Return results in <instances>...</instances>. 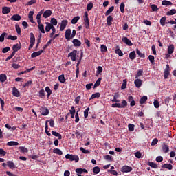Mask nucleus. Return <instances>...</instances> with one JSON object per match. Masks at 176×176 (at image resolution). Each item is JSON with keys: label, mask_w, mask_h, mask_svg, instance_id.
<instances>
[{"label": "nucleus", "mask_w": 176, "mask_h": 176, "mask_svg": "<svg viewBox=\"0 0 176 176\" xmlns=\"http://www.w3.org/2000/svg\"><path fill=\"white\" fill-rule=\"evenodd\" d=\"M65 159H68L69 160H70V162H75L76 163H78V162H79V156L78 155L67 154L65 155Z\"/></svg>", "instance_id": "1"}, {"label": "nucleus", "mask_w": 176, "mask_h": 176, "mask_svg": "<svg viewBox=\"0 0 176 176\" xmlns=\"http://www.w3.org/2000/svg\"><path fill=\"white\" fill-rule=\"evenodd\" d=\"M84 21L85 28L87 29L90 28V23H89V13H87V12H85L84 14Z\"/></svg>", "instance_id": "2"}, {"label": "nucleus", "mask_w": 176, "mask_h": 176, "mask_svg": "<svg viewBox=\"0 0 176 176\" xmlns=\"http://www.w3.org/2000/svg\"><path fill=\"white\" fill-rule=\"evenodd\" d=\"M40 111H41V115L43 116H47L49 113H50V111H49V109L46 107H41L40 108Z\"/></svg>", "instance_id": "3"}, {"label": "nucleus", "mask_w": 176, "mask_h": 176, "mask_svg": "<svg viewBox=\"0 0 176 176\" xmlns=\"http://www.w3.org/2000/svg\"><path fill=\"white\" fill-rule=\"evenodd\" d=\"M77 53H78V51L76 50H74L72 52H70L68 54V57H70V58L72 61H76Z\"/></svg>", "instance_id": "4"}, {"label": "nucleus", "mask_w": 176, "mask_h": 176, "mask_svg": "<svg viewBox=\"0 0 176 176\" xmlns=\"http://www.w3.org/2000/svg\"><path fill=\"white\" fill-rule=\"evenodd\" d=\"M121 171L122 173H130V172L133 171V168L131 166H122Z\"/></svg>", "instance_id": "5"}, {"label": "nucleus", "mask_w": 176, "mask_h": 176, "mask_svg": "<svg viewBox=\"0 0 176 176\" xmlns=\"http://www.w3.org/2000/svg\"><path fill=\"white\" fill-rule=\"evenodd\" d=\"M68 25L67 20H63L60 23V31H64L65 30V27Z\"/></svg>", "instance_id": "6"}, {"label": "nucleus", "mask_w": 176, "mask_h": 176, "mask_svg": "<svg viewBox=\"0 0 176 176\" xmlns=\"http://www.w3.org/2000/svg\"><path fill=\"white\" fill-rule=\"evenodd\" d=\"M169 75H170V65H166V67L164 69V79H167Z\"/></svg>", "instance_id": "7"}, {"label": "nucleus", "mask_w": 176, "mask_h": 176, "mask_svg": "<svg viewBox=\"0 0 176 176\" xmlns=\"http://www.w3.org/2000/svg\"><path fill=\"white\" fill-rule=\"evenodd\" d=\"M20 49H21V43L15 44L12 46V50H13L12 52H14V54H16V52H19Z\"/></svg>", "instance_id": "8"}, {"label": "nucleus", "mask_w": 176, "mask_h": 176, "mask_svg": "<svg viewBox=\"0 0 176 176\" xmlns=\"http://www.w3.org/2000/svg\"><path fill=\"white\" fill-rule=\"evenodd\" d=\"M10 20H12V21H20L21 20V16H20L19 14H14L11 18Z\"/></svg>", "instance_id": "9"}, {"label": "nucleus", "mask_w": 176, "mask_h": 176, "mask_svg": "<svg viewBox=\"0 0 176 176\" xmlns=\"http://www.w3.org/2000/svg\"><path fill=\"white\" fill-rule=\"evenodd\" d=\"M122 42L124 43H126V45H128V46H133V43H131V41L127 37H124L122 38Z\"/></svg>", "instance_id": "10"}, {"label": "nucleus", "mask_w": 176, "mask_h": 176, "mask_svg": "<svg viewBox=\"0 0 176 176\" xmlns=\"http://www.w3.org/2000/svg\"><path fill=\"white\" fill-rule=\"evenodd\" d=\"M45 24H46V26H45V32H49L50 31V30H52L54 28V26L49 22H46Z\"/></svg>", "instance_id": "11"}, {"label": "nucleus", "mask_w": 176, "mask_h": 176, "mask_svg": "<svg viewBox=\"0 0 176 176\" xmlns=\"http://www.w3.org/2000/svg\"><path fill=\"white\" fill-rule=\"evenodd\" d=\"M51 16H52V10H45L43 14V16L44 17V19H47L48 17H50Z\"/></svg>", "instance_id": "12"}, {"label": "nucleus", "mask_w": 176, "mask_h": 176, "mask_svg": "<svg viewBox=\"0 0 176 176\" xmlns=\"http://www.w3.org/2000/svg\"><path fill=\"white\" fill-rule=\"evenodd\" d=\"M43 53V50H40L38 52H33L31 54V57H32V58H35V57H38V56H41V54H42Z\"/></svg>", "instance_id": "13"}, {"label": "nucleus", "mask_w": 176, "mask_h": 176, "mask_svg": "<svg viewBox=\"0 0 176 176\" xmlns=\"http://www.w3.org/2000/svg\"><path fill=\"white\" fill-rule=\"evenodd\" d=\"M76 173H77V174H81L82 175V174H83V173L85 174H87V173H89V172L85 168H76Z\"/></svg>", "instance_id": "14"}, {"label": "nucleus", "mask_w": 176, "mask_h": 176, "mask_svg": "<svg viewBox=\"0 0 176 176\" xmlns=\"http://www.w3.org/2000/svg\"><path fill=\"white\" fill-rule=\"evenodd\" d=\"M12 95L14 96V97H20V91H19V89L15 87L12 89Z\"/></svg>", "instance_id": "15"}, {"label": "nucleus", "mask_w": 176, "mask_h": 176, "mask_svg": "<svg viewBox=\"0 0 176 176\" xmlns=\"http://www.w3.org/2000/svg\"><path fill=\"white\" fill-rule=\"evenodd\" d=\"M73 44H74V46L79 47V46L82 45V42H80V41L78 40V38H74V39H73Z\"/></svg>", "instance_id": "16"}, {"label": "nucleus", "mask_w": 176, "mask_h": 176, "mask_svg": "<svg viewBox=\"0 0 176 176\" xmlns=\"http://www.w3.org/2000/svg\"><path fill=\"white\" fill-rule=\"evenodd\" d=\"M71 29H67L66 30V32H65V38L67 39V41H70L71 39Z\"/></svg>", "instance_id": "17"}, {"label": "nucleus", "mask_w": 176, "mask_h": 176, "mask_svg": "<svg viewBox=\"0 0 176 176\" xmlns=\"http://www.w3.org/2000/svg\"><path fill=\"white\" fill-rule=\"evenodd\" d=\"M42 14H43V10H41L36 15V20L38 24H41V23H42L41 21V16H42Z\"/></svg>", "instance_id": "18"}, {"label": "nucleus", "mask_w": 176, "mask_h": 176, "mask_svg": "<svg viewBox=\"0 0 176 176\" xmlns=\"http://www.w3.org/2000/svg\"><path fill=\"white\" fill-rule=\"evenodd\" d=\"M7 166L8 167H9V168H11L12 170L16 168V165L12 161H8Z\"/></svg>", "instance_id": "19"}, {"label": "nucleus", "mask_w": 176, "mask_h": 176, "mask_svg": "<svg viewBox=\"0 0 176 176\" xmlns=\"http://www.w3.org/2000/svg\"><path fill=\"white\" fill-rule=\"evenodd\" d=\"M112 21H113V18L112 17V16L111 15L108 16L107 18V23L109 27L112 25Z\"/></svg>", "instance_id": "20"}, {"label": "nucleus", "mask_w": 176, "mask_h": 176, "mask_svg": "<svg viewBox=\"0 0 176 176\" xmlns=\"http://www.w3.org/2000/svg\"><path fill=\"white\" fill-rule=\"evenodd\" d=\"M162 151L164 153H167L170 151V147H168L167 144L164 143V144L162 145Z\"/></svg>", "instance_id": "21"}, {"label": "nucleus", "mask_w": 176, "mask_h": 176, "mask_svg": "<svg viewBox=\"0 0 176 176\" xmlns=\"http://www.w3.org/2000/svg\"><path fill=\"white\" fill-rule=\"evenodd\" d=\"M100 97H101V94H100V92H96L91 95L90 100H94V98H100Z\"/></svg>", "instance_id": "22"}, {"label": "nucleus", "mask_w": 176, "mask_h": 176, "mask_svg": "<svg viewBox=\"0 0 176 176\" xmlns=\"http://www.w3.org/2000/svg\"><path fill=\"white\" fill-rule=\"evenodd\" d=\"M134 83L138 88H140V87L142 85V80H141V79L138 78L135 80Z\"/></svg>", "instance_id": "23"}, {"label": "nucleus", "mask_w": 176, "mask_h": 176, "mask_svg": "<svg viewBox=\"0 0 176 176\" xmlns=\"http://www.w3.org/2000/svg\"><path fill=\"white\" fill-rule=\"evenodd\" d=\"M2 13L3 14H8V13H10V8L3 7L2 8Z\"/></svg>", "instance_id": "24"}, {"label": "nucleus", "mask_w": 176, "mask_h": 176, "mask_svg": "<svg viewBox=\"0 0 176 176\" xmlns=\"http://www.w3.org/2000/svg\"><path fill=\"white\" fill-rule=\"evenodd\" d=\"M162 168H167L168 170H173V165H171V164H164L162 165Z\"/></svg>", "instance_id": "25"}, {"label": "nucleus", "mask_w": 176, "mask_h": 176, "mask_svg": "<svg viewBox=\"0 0 176 176\" xmlns=\"http://www.w3.org/2000/svg\"><path fill=\"white\" fill-rule=\"evenodd\" d=\"M162 5H163V6H171V5H173V3H171V1H170L164 0L162 1Z\"/></svg>", "instance_id": "26"}, {"label": "nucleus", "mask_w": 176, "mask_h": 176, "mask_svg": "<svg viewBox=\"0 0 176 176\" xmlns=\"http://www.w3.org/2000/svg\"><path fill=\"white\" fill-rule=\"evenodd\" d=\"M174 53V45H170L168 47V54H173Z\"/></svg>", "instance_id": "27"}, {"label": "nucleus", "mask_w": 176, "mask_h": 176, "mask_svg": "<svg viewBox=\"0 0 176 176\" xmlns=\"http://www.w3.org/2000/svg\"><path fill=\"white\" fill-rule=\"evenodd\" d=\"M6 79H8V77L6 76V74H0V82L3 83V82L6 81Z\"/></svg>", "instance_id": "28"}, {"label": "nucleus", "mask_w": 176, "mask_h": 176, "mask_svg": "<svg viewBox=\"0 0 176 176\" xmlns=\"http://www.w3.org/2000/svg\"><path fill=\"white\" fill-rule=\"evenodd\" d=\"M52 135H54V137H58V140H61L63 138V136L61 135V134L58 133L56 131H52Z\"/></svg>", "instance_id": "29"}, {"label": "nucleus", "mask_w": 176, "mask_h": 176, "mask_svg": "<svg viewBox=\"0 0 176 176\" xmlns=\"http://www.w3.org/2000/svg\"><path fill=\"white\" fill-rule=\"evenodd\" d=\"M38 24V30L39 31H41V32H42V34H45V26L43 25V24H42V22Z\"/></svg>", "instance_id": "30"}, {"label": "nucleus", "mask_w": 176, "mask_h": 176, "mask_svg": "<svg viewBox=\"0 0 176 176\" xmlns=\"http://www.w3.org/2000/svg\"><path fill=\"white\" fill-rule=\"evenodd\" d=\"M8 146H17L19 145V142L14 141H10L7 143Z\"/></svg>", "instance_id": "31"}, {"label": "nucleus", "mask_w": 176, "mask_h": 176, "mask_svg": "<svg viewBox=\"0 0 176 176\" xmlns=\"http://www.w3.org/2000/svg\"><path fill=\"white\" fill-rule=\"evenodd\" d=\"M58 80L59 82H60V83H65V81L67 80V79H65L64 74H62L58 76Z\"/></svg>", "instance_id": "32"}, {"label": "nucleus", "mask_w": 176, "mask_h": 176, "mask_svg": "<svg viewBox=\"0 0 176 176\" xmlns=\"http://www.w3.org/2000/svg\"><path fill=\"white\" fill-rule=\"evenodd\" d=\"M148 101V96H144L140 98V104H145Z\"/></svg>", "instance_id": "33"}, {"label": "nucleus", "mask_w": 176, "mask_h": 176, "mask_svg": "<svg viewBox=\"0 0 176 176\" xmlns=\"http://www.w3.org/2000/svg\"><path fill=\"white\" fill-rule=\"evenodd\" d=\"M115 9L114 6H111L110 7L107 11H106L105 12V16H109V14H111V13H112V12H113V10Z\"/></svg>", "instance_id": "34"}, {"label": "nucleus", "mask_w": 176, "mask_h": 176, "mask_svg": "<svg viewBox=\"0 0 176 176\" xmlns=\"http://www.w3.org/2000/svg\"><path fill=\"white\" fill-rule=\"evenodd\" d=\"M30 43L32 45H35V36L32 32L30 33Z\"/></svg>", "instance_id": "35"}, {"label": "nucleus", "mask_w": 176, "mask_h": 176, "mask_svg": "<svg viewBox=\"0 0 176 176\" xmlns=\"http://www.w3.org/2000/svg\"><path fill=\"white\" fill-rule=\"evenodd\" d=\"M135 57H136L135 51H133L130 52L129 54L130 60H135Z\"/></svg>", "instance_id": "36"}, {"label": "nucleus", "mask_w": 176, "mask_h": 176, "mask_svg": "<svg viewBox=\"0 0 176 176\" xmlns=\"http://www.w3.org/2000/svg\"><path fill=\"white\" fill-rule=\"evenodd\" d=\"M49 125L47 124V122H45V133L47 134V135H48V137H50V135H52V134L50 133V132H49Z\"/></svg>", "instance_id": "37"}, {"label": "nucleus", "mask_w": 176, "mask_h": 176, "mask_svg": "<svg viewBox=\"0 0 176 176\" xmlns=\"http://www.w3.org/2000/svg\"><path fill=\"white\" fill-rule=\"evenodd\" d=\"M54 153H56V155H59V156H61V155H63V151L60 148H54Z\"/></svg>", "instance_id": "38"}, {"label": "nucleus", "mask_w": 176, "mask_h": 176, "mask_svg": "<svg viewBox=\"0 0 176 176\" xmlns=\"http://www.w3.org/2000/svg\"><path fill=\"white\" fill-rule=\"evenodd\" d=\"M115 53H116V54H118V56H120V57H122V56H123V52H122L121 49H119V48L116 49L115 50Z\"/></svg>", "instance_id": "39"}, {"label": "nucleus", "mask_w": 176, "mask_h": 176, "mask_svg": "<svg viewBox=\"0 0 176 176\" xmlns=\"http://www.w3.org/2000/svg\"><path fill=\"white\" fill-rule=\"evenodd\" d=\"M19 149H20V152H21L22 153H28V148L24 146H20Z\"/></svg>", "instance_id": "40"}, {"label": "nucleus", "mask_w": 176, "mask_h": 176, "mask_svg": "<svg viewBox=\"0 0 176 176\" xmlns=\"http://www.w3.org/2000/svg\"><path fill=\"white\" fill-rule=\"evenodd\" d=\"M80 19V16H75L72 19V24H76V23H78V21Z\"/></svg>", "instance_id": "41"}, {"label": "nucleus", "mask_w": 176, "mask_h": 176, "mask_svg": "<svg viewBox=\"0 0 176 176\" xmlns=\"http://www.w3.org/2000/svg\"><path fill=\"white\" fill-rule=\"evenodd\" d=\"M50 122V127H54V120H47L45 121V123H47H47Z\"/></svg>", "instance_id": "42"}, {"label": "nucleus", "mask_w": 176, "mask_h": 176, "mask_svg": "<svg viewBox=\"0 0 176 176\" xmlns=\"http://www.w3.org/2000/svg\"><path fill=\"white\" fill-rule=\"evenodd\" d=\"M100 167L99 166H95L93 168V173L94 174H98V173H100Z\"/></svg>", "instance_id": "43"}, {"label": "nucleus", "mask_w": 176, "mask_h": 176, "mask_svg": "<svg viewBox=\"0 0 176 176\" xmlns=\"http://www.w3.org/2000/svg\"><path fill=\"white\" fill-rule=\"evenodd\" d=\"M176 13V10L175 9H172L170 11H168L166 14L167 16H173V14H175Z\"/></svg>", "instance_id": "44"}, {"label": "nucleus", "mask_w": 176, "mask_h": 176, "mask_svg": "<svg viewBox=\"0 0 176 176\" xmlns=\"http://www.w3.org/2000/svg\"><path fill=\"white\" fill-rule=\"evenodd\" d=\"M136 53H137V54H138L139 57H141L142 58H145V54L141 53L140 50L137 49L136 50Z\"/></svg>", "instance_id": "45"}, {"label": "nucleus", "mask_w": 176, "mask_h": 176, "mask_svg": "<svg viewBox=\"0 0 176 176\" xmlns=\"http://www.w3.org/2000/svg\"><path fill=\"white\" fill-rule=\"evenodd\" d=\"M148 166H150V167H152V168H157V164H155V162H149Z\"/></svg>", "instance_id": "46"}, {"label": "nucleus", "mask_w": 176, "mask_h": 176, "mask_svg": "<svg viewBox=\"0 0 176 176\" xmlns=\"http://www.w3.org/2000/svg\"><path fill=\"white\" fill-rule=\"evenodd\" d=\"M45 91L46 93H47V97H50V96L52 95V89H50V87H46Z\"/></svg>", "instance_id": "47"}, {"label": "nucleus", "mask_w": 176, "mask_h": 176, "mask_svg": "<svg viewBox=\"0 0 176 176\" xmlns=\"http://www.w3.org/2000/svg\"><path fill=\"white\" fill-rule=\"evenodd\" d=\"M38 96L41 97V98H43V97H45V89H41L39 91Z\"/></svg>", "instance_id": "48"}, {"label": "nucleus", "mask_w": 176, "mask_h": 176, "mask_svg": "<svg viewBox=\"0 0 176 176\" xmlns=\"http://www.w3.org/2000/svg\"><path fill=\"white\" fill-rule=\"evenodd\" d=\"M100 49H101L102 53H105L108 50V49L107 48V45H102L100 46Z\"/></svg>", "instance_id": "49"}, {"label": "nucleus", "mask_w": 176, "mask_h": 176, "mask_svg": "<svg viewBox=\"0 0 176 176\" xmlns=\"http://www.w3.org/2000/svg\"><path fill=\"white\" fill-rule=\"evenodd\" d=\"M102 78H99L94 84V87H98L101 85Z\"/></svg>", "instance_id": "50"}, {"label": "nucleus", "mask_w": 176, "mask_h": 176, "mask_svg": "<svg viewBox=\"0 0 176 176\" xmlns=\"http://www.w3.org/2000/svg\"><path fill=\"white\" fill-rule=\"evenodd\" d=\"M126 86H127V80H123V82L121 86L122 90H124V89H126Z\"/></svg>", "instance_id": "51"}, {"label": "nucleus", "mask_w": 176, "mask_h": 176, "mask_svg": "<svg viewBox=\"0 0 176 176\" xmlns=\"http://www.w3.org/2000/svg\"><path fill=\"white\" fill-rule=\"evenodd\" d=\"M6 35H8V34H6V32H3L1 34L0 42H3L5 41V36H6Z\"/></svg>", "instance_id": "52"}, {"label": "nucleus", "mask_w": 176, "mask_h": 176, "mask_svg": "<svg viewBox=\"0 0 176 176\" xmlns=\"http://www.w3.org/2000/svg\"><path fill=\"white\" fill-rule=\"evenodd\" d=\"M50 23L52 24V25H56L57 19H56V18H52Z\"/></svg>", "instance_id": "53"}, {"label": "nucleus", "mask_w": 176, "mask_h": 176, "mask_svg": "<svg viewBox=\"0 0 176 176\" xmlns=\"http://www.w3.org/2000/svg\"><path fill=\"white\" fill-rule=\"evenodd\" d=\"M160 24L162 26L166 25V16H163L160 19Z\"/></svg>", "instance_id": "54"}, {"label": "nucleus", "mask_w": 176, "mask_h": 176, "mask_svg": "<svg viewBox=\"0 0 176 176\" xmlns=\"http://www.w3.org/2000/svg\"><path fill=\"white\" fill-rule=\"evenodd\" d=\"M148 60L151 64H155V56L152 55L148 56Z\"/></svg>", "instance_id": "55"}, {"label": "nucleus", "mask_w": 176, "mask_h": 176, "mask_svg": "<svg viewBox=\"0 0 176 176\" xmlns=\"http://www.w3.org/2000/svg\"><path fill=\"white\" fill-rule=\"evenodd\" d=\"M89 111H90V108L88 107L84 111V118H87L89 116Z\"/></svg>", "instance_id": "56"}, {"label": "nucleus", "mask_w": 176, "mask_h": 176, "mask_svg": "<svg viewBox=\"0 0 176 176\" xmlns=\"http://www.w3.org/2000/svg\"><path fill=\"white\" fill-rule=\"evenodd\" d=\"M118 94H115L113 98L111 100L112 102H120V100L117 98Z\"/></svg>", "instance_id": "57"}, {"label": "nucleus", "mask_w": 176, "mask_h": 176, "mask_svg": "<svg viewBox=\"0 0 176 176\" xmlns=\"http://www.w3.org/2000/svg\"><path fill=\"white\" fill-rule=\"evenodd\" d=\"M124 3H121L120 6V10L121 13H124Z\"/></svg>", "instance_id": "58"}, {"label": "nucleus", "mask_w": 176, "mask_h": 176, "mask_svg": "<svg viewBox=\"0 0 176 176\" xmlns=\"http://www.w3.org/2000/svg\"><path fill=\"white\" fill-rule=\"evenodd\" d=\"M91 9H93V3H89L87 6V10H88V12H90Z\"/></svg>", "instance_id": "59"}, {"label": "nucleus", "mask_w": 176, "mask_h": 176, "mask_svg": "<svg viewBox=\"0 0 176 176\" xmlns=\"http://www.w3.org/2000/svg\"><path fill=\"white\" fill-rule=\"evenodd\" d=\"M134 127H135V126L133 124H128V128H129V131H134Z\"/></svg>", "instance_id": "60"}, {"label": "nucleus", "mask_w": 176, "mask_h": 176, "mask_svg": "<svg viewBox=\"0 0 176 176\" xmlns=\"http://www.w3.org/2000/svg\"><path fill=\"white\" fill-rule=\"evenodd\" d=\"M76 137L79 140L82 135V133L79 132L78 131H76L75 132Z\"/></svg>", "instance_id": "61"}, {"label": "nucleus", "mask_w": 176, "mask_h": 176, "mask_svg": "<svg viewBox=\"0 0 176 176\" xmlns=\"http://www.w3.org/2000/svg\"><path fill=\"white\" fill-rule=\"evenodd\" d=\"M121 108H126L127 107V101L126 100H122V104H120Z\"/></svg>", "instance_id": "62"}, {"label": "nucleus", "mask_w": 176, "mask_h": 176, "mask_svg": "<svg viewBox=\"0 0 176 176\" xmlns=\"http://www.w3.org/2000/svg\"><path fill=\"white\" fill-rule=\"evenodd\" d=\"M101 72H102V67L98 66L97 67L96 74H98V75H100L101 74Z\"/></svg>", "instance_id": "63"}, {"label": "nucleus", "mask_w": 176, "mask_h": 176, "mask_svg": "<svg viewBox=\"0 0 176 176\" xmlns=\"http://www.w3.org/2000/svg\"><path fill=\"white\" fill-rule=\"evenodd\" d=\"M7 39H10L11 41H16L17 39L16 36L10 35L7 37Z\"/></svg>", "instance_id": "64"}]
</instances>
